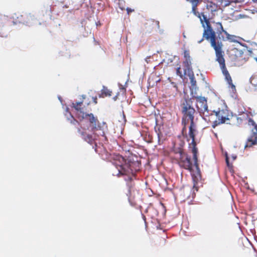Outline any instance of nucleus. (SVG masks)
Masks as SVG:
<instances>
[{"mask_svg": "<svg viewBox=\"0 0 257 257\" xmlns=\"http://www.w3.org/2000/svg\"><path fill=\"white\" fill-rule=\"evenodd\" d=\"M192 92L195 95H198L197 93L196 89L194 90H191V95L192 96ZM192 97L190 99H185L182 102L181 105V110L183 115L186 119L190 120L191 121V124L189 126V131L188 133V136L187 137V141L188 142L190 148H192V151L193 153V157L194 160V163L196 166L197 170H198V166L197 165V150L195 148V136L197 133L196 125L194 122V114L195 113V110L192 106Z\"/></svg>", "mask_w": 257, "mask_h": 257, "instance_id": "obj_1", "label": "nucleus"}, {"mask_svg": "<svg viewBox=\"0 0 257 257\" xmlns=\"http://www.w3.org/2000/svg\"><path fill=\"white\" fill-rule=\"evenodd\" d=\"M203 18L205 21L204 23L203 22L202 18L200 17V19L202 26L204 28L203 36L206 39L210 41L211 46L215 50L216 61L219 63L222 73L224 75L228 83L231 84L232 87H235L234 85L231 84L232 80L231 77L229 75L228 72L225 68V61L223 58V52L222 51V45L221 43H216L215 34L214 32H213V30L208 26V22L204 16H203Z\"/></svg>", "mask_w": 257, "mask_h": 257, "instance_id": "obj_2", "label": "nucleus"}, {"mask_svg": "<svg viewBox=\"0 0 257 257\" xmlns=\"http://www.w3.org/2000/svg\"><path fill=\"white\" fill-rule=\"evenodd\" d=\"M73 104V107L77 111L76 113L78 118L81 120L89 121L91 130L93 132L98 131V133L96 134L98 136H103L104 134L103 126H100V124L97 123V118L94 116L93 114L84 111V108L81 107V102Z\"/></svg>", "mask_w": 257, "mask_h": 257, "instance_id": "obj_3", "label": "nucleus"}, {"mask_svg": "<svg viewBox=\"0 0 257 257\" xmlns=\"http://www.w3.org/2000/svg\"><path fill=\"white\" fill-rule=\"evenodd\" d=\"M192 99H195L196 100V107L200 114L203 113V118L205 120L207 119L205 117L207 116L205 113H208V107L207 105L206 100L204 97L200 95H195L192 92Z\"/></svg>", "mask_w": 257, "mask_h": 257, "instance_id": "obj_4", "label": "nucleus"}, {"mask_svg": "<svg viewBox=\"0 0 257 257\" xmlns=\"http://www.w3.org/2000/svg\"><path fill=\"white\" fill-rule=\"evenodd\" d=\"M214 112L217 118L213 123L212 126L213 127H215L219 124L226 122L232 116L226 109L214 111Z\"/></svg>", "mask_w": 257, "mask_h": 257, "instance_id": "obj_5", "label": "nucleus"}, {"mask_svg": "<svg viewBox=\"0 0 257 257\" xmlns=\"http://www.w3.org/2000/svg\"><path fill=\"white\" fill-rule=\"evenodd\" d=\"M249 85L247 87V92L257 90V75H253L249 79Z\"/></svg>", "mask_w": 257, "mask_h": 257, "instance_id": "obj_6", "label": "nucleus"}, {"mask_svg": "<svg viewBox=\"0 0 257 257\" xmlns=\"http://www.w3.org/2000/svg\"><path fill=\"white\" fill-rule=\"evenodd\" d=\"M224 33L226 35L227 39L229 40L230 42H235L236 41L235 36L229 35L226 32H224Z\"/></svg>", "mask_w": 257, "mask_h": 257, "instance_id": "obj_7", "label": "nucleus"}, {"mask_svg": "<svg viewBox=\"0 0 257 257\" xmlns=\"http://www.w3.org/2000/svg\"><path fill=\"white\" fill-rule=\"evenodd\" d=\"M184 57L185 58V63H187V65L189 66L191 64V61L189 53L188 52H184Z\"/></svg>", "mask_w": 257, "mask_h": 257, "instance_id": "obj_8", "label": "nucleus"}, {"mask_svg": "<svg viewBox=\"0 0 257 257\" xmlns=\"http://www.w3.org/2000/svg\"><path fill=\"white\" fill-rule=\"evenodd\" d=\"M102 92L105 96H110L111 94V92L108 89L104 87L103 88Z\"/></svg>", "mask_w": 257, "mask_h": 257, "instance_id": "obj_9", "label": "nucleus"}, {"mask_svg": "<svg viewBox=\"0 0 257 257\" xmlns=\"http://www.w3.org/2000/svg\"><path fill=\"white\" fill-rule=\"evenodd\" d=\"M225 156L226 164L228 168H231L232 167V165L229 163V159L226 153L225 154Z\"/></svg>", "mask_w": 257, "mask_h": 257, "instance_id": "obj_10", "label": "nucleus"}, {"mask_svg": "<svg viewBox=\"0 0 257 257\" xmlns=\"http://www.w3.org/2000/svg\"><path fill=\"white\" fill-rule=\"evenodd\" d=\"M188 2H190L192 4L193 10L194 9L195 7L197 5L198 0H187Z\"/></svg>", "mask_w": 257, "mask_h": 257, "instance_id": "obj_11", "label": "nucleus"}, {"mask_svg": "<svg viewBox=\"0 0 257 257\" xmlns=\"http://www.w3.org/2000/svg\"><path fill=\"white\" fill-rule=\"evenodd\" d=\"M249 124H251L252 125H254V121L252 120L249 119Z\"/></svg>", "mask_w": 257, "mask_h": 257, "instance_id": "obj_12", "label": "nucleus"}, {"mask_svg": "<svg viewBox=\"0 0 257 257\" xmlns=\"http://www.w3.org/2000/svg\"><path fill=\"white\" fill-rule=\"evenodd\" d=\"M231 159L232 160V161H234L236 159V156L235 155H233L231 156Z\"/></svg>", "mask_w": 257, "mask_h": 257, "instance_id": "obj_13", "label": "nucleus"}, {"mask_svg": "<svg viewBox=\"0 0 257 257\" xmlns=\"http://www.w3.org/2000/svg\"><path fill=\"white\" fill-rule=\"evenodd\" d=\"M191 83L192 84V85H195V81H194V79L193 78H191Z\"/></svg>", "mask_w": 257, "mask_h": 257, "instance_id": "obj_14", "label": "nucleus"}, {"mask_svg": "<svg viewBox=\"0 0 257 257\" xmlns=\"http://www.w3.org/2000/svg\"><path fill=\"white\" fill-rule=\"evenodd\" d=\"M245 187L248 189H251L247 183L245 184Z\"/></svg>", "mask_w": 257, "mask_h": 257, "instance_id": "obj_15", "label": "nucleus"}, {"mask_svg": "<svg viewBox=\"0 0 257 257\" xmlns=\"http://www.w3.org/2000/svg\"><path fill=\"white\" fill-rule=\"evenodd\" d=\"M127 13L129 14L130 12H132V10L130 9H127Z\"/></svg>", "mask_w": 257, "mask_h": 257, "instance_id": "obj_16", "label": "nucleus"}, {"mask_svg": "<svg viewBox=\"0 0 257 257\" xmlns=\"http://www.w3.org/2000/svg\"><path fill=\"white\" fill-rule=\"evenodd\" d=\"M118 171H119V174H123V172H122V171H120V170H119Z\"/></svg>", "mask_w": 257, "mask_h": 257, "instance_id": "obj_17", "label": "nucleus"}, {"mask_svg": "<svg viewBox=\"0 0 257 257\" xmlns=\"http://www.w3.org/2000/svg\"><path fill=\"white\" fill-rule=\"evenodd\" d=\"M187 160H188V163H189V164H191L190 161V160H189L188 158H187Z\"/></svg>", "mask_w": 257, "mask_h": 257, "instance_id": "obj_18", "label": "nucleus"}, {"mask_svg": "<svg viewBox=\"0 0 257 257\" xmlns=\"http://www.w3.org/2000/svg\"><path fill=\"white\" fill-rule=\"evenodd\" d=\"M113 99H114V100H116V96L114 97L113 98Z\"/></svg>", "mask_w": 257, "mask_h": 257, "instance_id": "obj_19", "label": "nucleus"}, {"mask_svg": "<svg viewBox=\"0 0 257 257\" xmlns=\"http://www.w3.org/2000/svg\"><path fill=\"white\" fill-rule=\"evenodd\" d=\"M91 137L93 139H95V137H92V136H91Z\"/></svg>", "mask_w": 257, "mask_h": 257, "instance_id": "obj_20", "label": "nucleus"}, {"mask_svg": "<svg viewBox=\"0 0 257 257\" xmlns=\"http://www.w3.org/2000/svg\"><path fill=\"white\" fill-rule=\"evenodd\" d=\"M202 40H203L202 39L201 40H200V41L199 42V43H201V42H202Z\"/></svg>", "mask_w": 257, "mask_h": 257, "instance_id": "obj_21", "label": "nucleus"}, {"mask_svg": "<svg viewBox=\"0 0 257 257\" xmlns=\"http://www.w3.org/2000/svg\"><path fill=\"white\" fill-rule=\"evenodd\" d=\"M183 36H184V38L186 37L185 35H184V34H183Z\"/></svg>", "mask_w": 257, "mask_h": 257, "instance_id": "obj_22", "label": "nucleus"}, {"mask_svg": "<svg viewBox=\"0 0 257 257\" xmlns=\"http://www.w3.org/2000/svg\"><path fill=\"white\" fill-rule=\"evenodd\" d=\"M103 126H104L105 125V123H103Z\"/></svg>", "mask_w": 257, "mask_h": 257, "instance_id": "obj_23", "label": "nucleus"}, {"mask_svg": "<svg viewBox=\"0 0 257 257\" xmlns=\"http://www.w3.org/2000/svg\"><path fill=\"white\" fill-rule=\"evenodd\" d=\"M179 69H178L177 70V72H178V73H179Z\"/></svg>", "mask_w": 257, "mask_h": 257, "instance_id": "obj_24", "label": "nucleus"}, {"mask_svg": "<svg viewBox=\"0 0 257 257\" xmlns=\"http://www.w3.org/2000/svg\"><path fill=\"white\" fill-rule=\"evenodd\" d=\"M253 1L254 2H256V1L257 2V0H253Z\"/></svg>", "mask_w": 257, "mask_h": 257, "instance_id": "obj_25", "label": "nucleus"}, {"mask_svg": "<svg viewBox=\"0 0 257 257\" xmlns=\"http://www.w3.org/2000/svg\"><path fill=\"white\" fill-rule=\"evenodd\" d=\"M256 60L257 61V58H256Z\"/></svg>", "mask_w": 257, "mask_h": 257, "instance_id": "obj_26", "label": "nucleus"}]
</instances>
